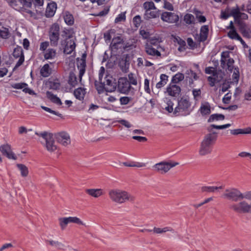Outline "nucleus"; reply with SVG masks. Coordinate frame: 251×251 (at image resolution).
Here are the masks:
<instances>
[{"label": "nucleus", "instance_id": "f257e3e1", "mask_svg": "<svg viewBox=\"0 0 251 251\" xmlns=\"http://www.w3.org/2000/svg\"><path fill=\"white\" fill-rule=\"evenodd\" d=\"M108 194L112 201L120 204L124 203L126 201L132 202L135 199V197L127 192L118 189H110Z\"/></svg>", "mask_w": 251, "mask_h": 251}, {"label": "nucleus", "instance_id": "f03ea898", "mask_svg": "<svg viewBox=\"0 0 251 251\" xmlns=\"http://www.w3.org/2000/svg\"><path fill=\"white\" fill-rule=\"evenodd\" d=\"M210 133L205 135L201 143L199 153L201 155H205L210 153L212 151L211 146L215 143L217 138L216 132H210Z\"/></svg>", "mask_w": 251, "mask_h": 251}, {"label": "nucleus", "instance_id": "7ed1b4c3", "mask_svg": "<svg viewBox=\"0 0 251 251\" xmlns=\"http://www.w3.org/2000/svg\"><path fill=\"white\" fill-rule=\"evenodd\" d=\"M223 197L228 200L238 201L244 199V194L237 188H231L225 190Z\"/></svg>", "mask_w": 251, "mask_h": 251}, {"label": "nucleus", "instance_id": "20e7f679", "mask_svg": "<svg viewBox=\"0 0 251 251\" xmlns=\"http://www.w3.org/2000/svg\"><path fill=\"white\" fill-rule=\"evenodd\" d=\"M35 134L43 138L45 141V146L49 151L52 152L57 149L52 134L46 131L39 133L36 132Z\"/></svg>", "mask_w": 251, "mask_h": 251}, {"label": "nucleus", "instance_id": "39448f33", "mask_svg": "<svg viewBox=\"0 0 251 251\" xmlns=\"http://www.w3.org/2000/svg\"><path fill=\"white\" fill-rule=\"evenodd\" d=\"M229 208L238 213H251V202L248 203L245 201L238 203H232Z\"/></svg>", "mask_w": 251, "mask_h": 251}, {"label": "nucleus", "instance_id": "423d86ee", "mask_svg": "<svg viewBox=\"0 0 251 251\" xmlns=\"http://www.w3.org/2000/svg\"><path fill=\"white\" fill-rule=\"evenodd\" d=\"M178 162L162 161L153 166V170L161 174H165L172 168L178 165Z\"/></svg>", "mask_w": 251, "mask_h": 251}, {"label": "nucleus", "instance_id": "0eeeda50", "mask_svg": "<svg viewBox=\"0 0 251 251\" xmlns=\"http://www.w3.org/2000/svg\"><path fill=\"white\" fill-rule=\"evenodd\" d=\"M49 36L51 45L57 46L60 36V27L58 24H54L51 25L49 30Z\"/></svg>", "mask_w": 251, "mask_h": 251}, {"label": "nucleus", "instance_id": "6e6552de", "mask_svg": "<svg viewBox=\"0 0 251 251\" xmlns=\"http://www.w3.org/2000/svg\"><path fill=\"white\" fill-rule=\"evenodd\" d=\"M61 45L63 47V52L65 54H71L75 49V43L74 39L69 36L65 40L61 42Z\"/></svg>", "mask_w": 251, "mask_h": 251}, {"label": "nucleus", "instance_id": "1a4fd4ad", "mask_svg": "<svg viewBox=\"0 0 251 251\" xmlns=\"http://www.w3.org/2000/svg\"><path fill=\"white\" fill-rule=\"evenodd\" d=\"M161 20L169 24H176L179 21V16L175 13L164 12L161 15Z\"/></svg>", "mask_w": 251, "mask_h": 251}, {"label": "nucleus", "instance_id": "9d476101", "mask_svg": "<svg viewBox=\"0 0 251 251\" xmlns=\"http://www.w3.org/2000/svg\"><path fill=\"white\" fill-rule=\"evenodd\" d=\"M118 90L122 93H126L129 91L131 88L130 83L127 78L121 77L118 80L117 85Z\"/></svg>", "mask_w": 251, "mask_h": 251}, {"label": "nucleus", "instance_id": "9b49d317", "mask_svg": "<svg viewBox=\"0 0 251 251\" xmlns=\"http://www.w3.org/2000/svg\"><path fill=\"white\" fill-rule=\"evenodd\" d=\"M86 54L83 53L80 59H77V67L79 70V78L80 81H81L82 77L86 71Z\"/></svg>", "mask_w": 251, "mask_h": 251}, {"label": "nucleus", "instance_id": "f8f14e48", "mask_svg": "<svg viewBox=\"0 0 251 251\" xmlns=\"http://www.w3.org/2000/svg\"><path fill=\"white\" fill-rule=\"evenodd\" d=\"M105 81L103 82L105 86V90L106 92H114L117 87V83L115 79L109 75L105 77Z\"/></svg>", "mask_w": 251, "mask_h": 251}, {"label": "nucleus", "instance_id": "ddd939ff", "mask_svg": "<svg viewBox=\"0 0 251 251\" xmlns=\"http://www.w3.org/2000/svg\"><path fill=\"white\" fill-rule=\"evenodd\" d=\"M190 105L191 103L187 99L182 98L178 100V104L175 109L174 113L176 114L180 112L185 111L189 108Z\"/></svg>", "mask_w": 251, "mask_h": 251}, {"label": "nucleus", "instance_id": "4468645a", "mask_svg": "<svg viewBox=\"0 0 251 251\" xmlns=\"http://www.w3.org/2000/svg\"><path fill=\"white\" fill-rule=\"evenodd\" d=\"M13 55L16 58H19L15 67V68H18L23 63L25 60L23 50L22 47L17 46L15 48L13 52Z\"/></svg>", "mask_w": 251, "mask_h": 251}, {"label": "nucleus", "instance_id": "2eb2a0df", "mask_svg": "<svg viewBox=\"0 0 251 251\" xmlns=\"http://www.w3.org/2000/svg\"><path fill=\"white\" fill-rule=\"evenodd\" d=\"M159 46H156L152 42L151 44H147L145 46V51L149 55L161 56V53L158 50Z\"/></svg>", "mask_w": 251, "mask_h": 251}, {"label": "nucleus", "instance_id": "dca6fc26", "mask_svg": "<svg viewBox=\"0 0 251 251\" xmlns=\"http://www.w3.org/2000/svg\"><path fill=\"white\" fill-rule=\"evenodd\" d=\"M57 142L64 146H67L71 143L70 136L65 132H61L56 135Z\"/></svg>", "mask_w": 251, "mask_h": 251}, {"label": "nucleus", "instance_id": "f3484780", "mask_svg": "<svg viewBox=\"0 0 251 251\" xmlns=\"http://www.w3.org/2000/svg\"><path fill=\"white\" fill-rule=\"evenodd\" d=\"M181 92L180 87L176 84L170 83L166 88L165 93L172 97H177Z\"/></svg>", "mask_w": 251, "mask_h": 251}, {"label": "nucleus", "instance_id": "a211bd4d", "mask_svg": "<svg viewBox=\"0 0 251 251\" xmlns=\"http://www.w3.org/2000/svg\"><path fill=\"white\" fill-rule=\"evenodd\" d=\"M0 151L3 155L6 156L9 159H17V157L12 151L11 147L8 144H5L0 146Z\"/></svg>", "mask_w": 251, "mask_h": 251}, {"label": "nucleus", "instance_id": "6ab92c4d", "mask_svg": "<svg viewBox=\"0 0 251 251\" xmlns=\"http://www.w3.org/2000/svg\"><path fill=\"white\" fill-rule=\"evenodd\" d=\"M124 40L121 36H116L114 37L110 44V48L112 50H118L123 48L124 46Z\"/></svg>", "mask_w": 251, "mask_h": 251}, {"label": "nucleus", "instance_id": "aec40b11", "mask_svg": "<svg viewBox=\"0 0 251 251\" xmlns=\"http://www.w3.org/2000/svg\"><path fill=\"white\" fill-rule=\"evenodd\" d=\"M27 84L25 82L13 83L11 84L12 88L17 89H23V91L25 93H28L31 95H35L36 93L32 90L27 87Z\"/></svg>", "mask_w": 251, "mask_h": 251}, {"label": "nucleus", "instance_id": "412c9836", "mask_svg": "<svg viewBox=\"0 0 251 251\" xmlns=\"http://www.w3.org/2000/svg\"><path fill=\"white\" fill-rule=\"evenodd\" d=\"M234 60L232 58H228L227 61H224L221 60V66L226 70H227L228 72L231 73L235 68L234 66Z\"/></svg>", "mask_w": 251, "mask_h": 251}, {"label": "nucleus", "instance_id": "4be33fe9", "mask_svg": "<svg viewBox=\"0 0 251 251\" xmlns=\"http://www.w3.org/2000/svg\"><path fill=\"white\" fill-rule=\"evenodd\" d=\"M238 23H241L239 25V31L244 37L247 38H251V30L248 26L244 23L239 21Z\"/></svg>", "mask_w": 251, "mask_h": 251}, {"label": "nucleus", "instance_id": "5701e85b", "mask_svg": "<svg viewBox=\"0 0 251 251\" xmlns=\"http://www.w3.org/2000/svg\"><path fill=\"white\" fill-rule=\"evenodd\" d=\"M56 8L55 2H51L49 3L46 10V16L48 18L52 17L55 13Z\"/></svg>", "mask_w": 251, "mask_h": 251}, {"label": "nucleus", "instance_id": "b1692460", "mask_svg": "<svg viewBox=\"0 0 251 251\" xmlns=\"http://www.w3.org/2000/svg\"><path fill=\"white\" fill-rule=\"evenodd\" d=\"M136 42L137 40L135 39H129L126 42H124L123 49L126 51H129L131 50L136 48Z\"/></svg>", "mask_w": 251, "mask_h": 251}, {"label": "nucleus", "instance_id": "393cba45", "mask_svg": "<svg viewBox=\"0 0 251 251\" xmlns=\"http://www.w3.org/2000/svg\"><path fill=\"white\" fill-rule=\"evenodd\" d=\"M208 31L209 28L208 25H204L201 27L200 37L199 38V41L200 42H204L207 39Z\"/></svg>", "mask_w": 251, "mask_h": 251}, {"label": "nucleus", "instance_id": "a878e982", "mask_svg": "<svg viewBox=\"0 0 251 251\" xmlns=\"http://www.w3.org/2000/svg\"><path fill=\"white\" fill-rule=\"evenodd\" d=\"M88 195L94 198H98L103 194V190L101 189H89L86 190Z\"/></svg>", "mask_w": 251, "mask_h": 251}, {"label": "nucleus", "instance_id": "bb28decb", "mask_svg": "<svg viewBox=\"0 0 251 251\" xmlns=\"http://www.w3.org/2000/svg\"><path fill=\"white\" fill-rule=\"evenodd\" d=\"M86 94V89L81 87H79L75 90L74 94L76 99L82 100L84 99Z\"/></svg>", "mask_w": 251, "mask_h": 251}, {"label": "nucleus", "instance_id": "cd10ccee", "mask_svg": "<svg viewBox=\"0 0 251 251\" xmlns=\"http://www.w3.org/2000/svg\"><path fill=\"white\" fill-rule=\"evenodd\" d=\"M158 13L157 11L156 8L153 9L152 10L146 11L144 14V19L148 20L151 18H155L158 17Z\"/></svg>", "mask_w": 251, "mask_h": 251}, {"label": "nucleus", "instance_id": "c85d7f7f", "mask_svg": "<svg viewBox=\"0 0 251 251\" xmlns=\"http://www.w3.org/2000/svg\"><path fill=\"white\" fill-rule=\"evenodd\" d=\"M56 54V50L53 49H48L44 52V56L46 60L54 58Z\"/></svg>", "mask_w": 251, "mask_h": 251}, {"label": "nucleus", "instance_id": "c756f323", "mask_svg": "<svg viewBox=\"0 0 251 251\" xmlns=\"http://www.w3.org/2000/svg\"><path fill=\"white\" fill-rule=\"evenodd\" d=\"M46 95L47 98L50 99L52 102L59 105H61L62 104L61 100L56 95L53 94L51 92L47 91L46 92Z\"/></svg>", "mask_w": 251, "mask_h": 251}, {"label": "nucleus", "instance_id": "7c9ffc66", "mask_svg": "<svg viewBox=\"0 0 251 251\" xmlns=\"http://www.w3.org/2000/svg\"><path fill=\"white\" fill-rule=\"evenodd\" d=\"M123 164L125 166L130 167L142 168L146 166V164L144 163L135 162L133 161L125 162L123 163Z\"/></svg>", "mask_w": 251, "mask_h": 251}, {"label": "nucleus", "instance_id": "2f4dec72", "mask_svg": "<svg viewBox=\"0 0 251 251\" xmlns=\"http://www.w3.org/2000/svg\"><path fill=\"white\" fill-rule=\"evenodd\" d=\"M51 73V69L48 64H45L41 69L40 74L45 77L49 76Z\"/></svg>", "mask_w": 251, "mask_h": 251}, {"label": "nucleus", "instance_id": "473e14b6", "mask_svg": "<svg viewBox=\"0 0 251 251\" xmlns=\"http://www.w3.org/2000/svg\"><path fill=\"white\" fill-rule=\"evenodd\" d=\"M47 243H49L50 246L59 250H63L65 245L58 241H54L53 240H47L46 241Z\"/></svg>", "mask_w": 251, "mask_h": 251}, {"label": "nucleus", "instance_id": "72a5a7b5", "mask_svg": "<svg viewBox=\"0 0 251 251\" xmlns=\"http://www.w3.org/2000/svg\"><path fill=\"white\" fill-rule=\"evenodd\" d=\"M68 82L72 87H75L77 84L76 76L74 72L70 73Z\"/></svg>", "mask_w": 251, "mask_h": 251}, {"label": "nucleus", "instance_id": "f704fd0d", "mask_svg": "<svg viewBox=\"0 0 251 251\" xmlns=\"http://www.w3.org/2000/svg\"><path fill=\"white\" fill-rule=\"evenodd\" d=\"M152 231H153L154 233L156 234H162L165 233L167 231H170L173 233L174 232V230L173 229V228L169 226H166L163 228H157L155 227L153 228V229Z\"/></svg>", "mask_w": 251, "mask_h": 251}, {"label": "nucleus", "instance_id": "c9c22d12", "mask_svg": "<svg viewBox=\"0 0 251 251\" xmlns=\"http://www.w3.org/2000/svg\"><path fill=\"white\" fill-rule=\"evenodd\" d=\"M183 20L186 25H190L195 24V18L192 14L187 13L184 15Z\"/></svg>", "mask_w": 251, "mask_h": 251}, {"label": "nucleus", "instance_id": "e433bc0d", "mask_svg": "<svg viewBox=\"0 0 251 251\" xmlns=\"http://www.w3.org/2000/svg\"><path fill=\"white\" fill-rule=\"evenodd\" d=\"M225 116L221 114H214L211 115L208 119V122L211 123L215 121L224 120Z\"/></svg>", "mask_w": 251, "mask_h": 251}, {"label": "nucleus", "instance_id": "4c0bfd02", "mask_svg": "<svg viewBox=\"0 0 251 251\" xmlns=\"http://www.w3.org/2000/svg\"><path fill=\"white\" fill-rule=\"evenodd\" d=\"M201 113L202 115L209 114L211 112L210 106L208 102L202 104L201 107Z\"/></svg>", "mask_w": 251, "mask_h": 251}, {"label": "nucleus", "instance_id": "58836bf2", "mask_svg": "<svg viewBox=\"0 0 251 251\" xmlns=\"http://www.w3.org/2000/svg\"><path fill=\"white\" fill-rule=\"evenodd\" d=\"M231 126V125L230 124H227L221 126H217L215 125H211L209 126H208L207 128L208 131L209 132H212V129L213 128H216L217 129H223L226 128H228Z\"/></svg>", "mask_w": 251, "mask_h": 251}, {"label": "nucleus", "instance_id": "ea45409f", "mask_svg": "<svg viewBox=\"0 0 251 251\" xmlns=\"http://www.w3.org/2000/svg\"><path fill=\"white\" fill-rule=\"evenodd\" d=\"M184 78V76L183 74L180 73H177L172 77L171 83L176 84V83L182 81Z\"/></svg>", "mask_w": 251, "mask_h": 251}, {"label": "nucleus", "instance_id": "a19ab883", "mask_svg": "<svg viewBox=\"0 0 251 251\" xmlns=\"http://www.w3.org/2000/svg\"><path fill=\"white\" fill-rule=\"evenodd\" d=\"M17 167L20 170L22 176L25 177L27 176L28 174V170L26 166L24 164H17Z\"/></svg>", "mask_w": 251, "mask_h": 251}, {"label": "nucleus", "instance_id": "79ce46f5", "mask_svg": "<svg viewBox=\"0 0 251 251\" xmlns=\"http://www.w3.org/2000/svg\"><path fill=\"white\" fill-rule=\"evenodd\" d=\"M65 22L68 25H71L74 24V19L73 15L69 12H66L64 16Z\"/></svg>", "mask_w": 251, "mask_h": 251}, {"label": "nucleus", "instance_id": "37998d69", "mask_svg": "<svg viewBox=\"0 0 251 251\" xmlns=\"http://www.w3.org/2000/svg\"><path fill=\"white\" fill-rule=\"evenodd\" d=\"M165 101H166V105H165L164 109L167 111L168 112L171 113L174 110V103L173 101L171 100L168 99L167 98L166 99Z\"/></svg>", "mask_w": 251, "mask_h": 251}, {"label": "nucleus", "instance_id": "c03bdc74", "mask_svg": "<svg viewBox=\"0 0 251 251\" xmlns=\"http://www.w3.org/2000/svg\"><path fill=\"white\" fill-rule=\"evenodd\" d=\"M228 36L232 39H235V40H237V39H241V37L240 36V35L237 33V32H236V31L235 30V29H233V30H230L228 32Z\"/></svg>", "mask_w": 251, "mask_h": 251}, {"label": "nucleus", "instance_id": "a18cd8bd", "mask_svg": "<svg viewBox=\"0 0 251 251\" xmlns=\"http://www.w3.org/2000/svg\"><path fill=\"white\" fill-rule=\"evenodd\" d=\"M18 1L22 5L21 7L28 9L32 6L31 0H18Z\"/></svg>", "mask_w": 251, "mask_h": 251}, {"label": "nucleus", "instance_id": "49530a36", "mask_svg": "<svg viewBox=\"0 0 251 251\" xmlns=\"http://www.w3.org/2000/svg\"><path fill=\"white\" fill-rule=\"evenodd\" d=\"M69 224L71 223H75L78 225H83V222L77 217H67Z\"/></svg>", "mask_w": 251, "mask_h": 251}, {"label": "nucleus", "instance_id": "de8ad7c7", "mask_svg": "<svg viewBox=\"0 0 251 251\" xmlns=\"http://www.w3.org/2000/svg\"><path fill=\"white\" fill-rule=\"evenodd\" d=\"M128 79H129V83H130V85H137V80L136 75L133 73H130L128 75Z\"/></svg>", "mask_w": 251, "mask_h": 251}, {"label": "nucleus", "instance_id": "09e8293b", "mask_svg": "<svg viewBox=\"0 0 251 251\" xmlns=\"http://www.w3.org/2000/svg\"><path fill=\"white\" fill-rule=\"evenodd\" d=\"M9 35V32L8 28H2L0 29V38L7 39Z\"/></svg>", "mask_w": 251, "mask_h": 251}, {"label": "nucleus", "instance_id": "8fccbe9b", "mask_svg": "<svg viewBox=\"0 0 251 251\" xmlns=\"http://www.w3.org/2000/svg\"><path fill=\"white\" fill-rule=\"evenodd\" d=\"M143 6L146 11L150 10L155 8L154 4L152 1L145 2L143 4Z\"/></svg>", "mask_w": 251, "mask_h": 251}, {"label": "nucleus", "instance_id": "3c124183", "mask_svg": "<svg viewBox=\"0 0 251 251\" xmlns=\"http://www.w3.org/2000/svg\"><path fill=\"white\" fill-rule=\"evenodd\" d=\"M186 74L188 75L187 77H188L189 79L193 78L194 80H197L198 79L199 77L197 74L191 70H187Z\"/></svg>", "mask_w": 251, "mask_h": 251}, {"label": "nucleus", "instance_id": "603ef678", "mask_svg": "<svg viewBox=\"0 0 251 251\" xmlns=\"http://www.w3.org/2000/svg\"><path fill=\"white\" fill-rule=\"evenodd\" d=\"M59 225L61 229L64 230L69 224L67 218H61L59 219Z\"/></svg>", "mask_w": 251, "mask_h": 251}, {"label": "nucleus", "instance_id": "864d4df0", "mask_svg": "<svg viewBox=\"0 0 251 251\" xmlns=\"http://www.w3.org/2000/svg\"><path fill=\"white\" fill-rule=\"evenodd\" d=\"M201 90L200 89H194L192 90V94L194 97V100H198L201 95Z\"/></svg>", "mask_w": 251, "mask_h": 251}, {"label": "nucleus", "instance_id": "5fc2aeb1", "mask_svg": "<svg viewBox=\"0 0 251 251\" xmlns=\"http://www.w3.org/2000/svg\"><path fill=\"white\" fill-rule=\"evenodd\" d=\"M95 86L96 87V89L98 91L99 94H100L102 93L105 90V86L104 83L100 82L99 84H97L95 83Z\"/></svg>", "mask_w": 251, "mask_h": 251}, {"label": "nucleus", "instance_id": "6e6d98bb", "mask_svg": "<svg viewBox=\"0 0 251 251\" xmlns=\"http://www.w3.org/2000/svg\"><path fill=\"white\" fill-rule=\"evenodd\" d=\"M41 108L44 109L45 111H47V112H48L51 114H53L54 115H57L58 116V117H61L62 116V114L57 112H56L54 110H52V109H51L50 108H49V107H46V106H41Z\"/></svg>", "mask_w": 251, "mask_h": 251}, {"label": "nucleus", "instance_id": "4d7b16f0", "mask_svg": "<svg viewBox=\"0 0 251 251\" xmlns=\"http://www.w3.org/2000/svg\"><path fill=\"white\" fill-rule=\"evenodd\" d=\"M126 20V15L125 13H121L118 15L115 20V23H120Z\"/></svg>", "mask_w": 251, "mask_h": 251}, {"label": "nucleus", "instance_id": "13d9d810", "mask_svg": "<svg viewBox=\"0 0 251 251\" xmlns=\"http://www.w3.org/2000/svg\"><path fill=\"white\" fill-rule=\"evenodd\" d=\"M60 87V84L59 82H50V88L54 90L59 89Z\"/></svg>", "mask_w": 251, "mask_h": 251}, {"label": "nucleus", "instance_id": "bf43d9fd", "mask_svg": "<svg viewBox=\"0 0 251 251\" xmlns=\"http://www.w3.org/2000/svg\"><path fill=\"white\" fill-rule=\"evenodd\" d=\"M201 12L197 11L196 13V18L200 23H204L206 21V18L203 15H200Z\"/></svg>", "mask_w": 251, "mask_h": 251}, {"label": "nucleus", "instance_id": "052dcab7", "mask_svg": "<svg viewBox=\"0 0 251 251\" xmlns=\"http://www.w3.org/2000/svg\"><path fill=\"white\" fill-rule=\"evenodd\" d=\"M233 74L232 75L233 80L234 81L238 82L239 77V72L238 68H235L234 70H233Z\"/></svg>", "mask_w": 251, "mask_h": 251}, {"label": "nucleus", "instance_id": "680f3d73", "mask_svg": "<svg viewBox=\"0 0 251 251\" xmlns=\"http://www.w3.org/2000/svg\"><path fill=\"white\" fill-rule=\"evenodd\" d=\"M239 9L238 8L232 9L231 15L234 17L235 19H238L240 14Z\"/></svg>", "mask_w": 251, "mask_h": 251}, {"label": "nucleus", "instance_id": "e2e57ef3", "mask_svg": "<svg viewBox=\"0 0 251 251\" xmlns=\"http://www.w3.org/2000/svg\"><path fill=\"white\" fill-rule=\"evenodd\" d=\"M49 45L50 43L48 41L42 42L40 45V50L44 52L47 50V48L49 47Z\"/></svg>", "mask_w": 251, "mask_h": 251}, {"label": "nucleus", "instance_id": "0e129e2a", "mask_svg": "<svg viewBox=\"0 0 251 251\" xmlns=\"http://www.w3.org/2000/svg\"><path fill=\"white\" fill-rule=\"evenodd\" d=\"M150 80L148 78H146L144 81V89L146 93L150 94L151 90L150 88Z\"/></svg>", "mask_w": 251, "mask_h": 251}, {"label": "nucleus", "instance_id": "69168bd1", "mask_svg": "<svg viewBox=\"0 0 251 251\" xmlns=\"http://www.w3.org/2000/svg\"><path fill=\"white\" fill-rule=\"evenodd\" d=\"M131 98L128 97H123L120 99V101L122 105H126L130 101Z\"/></svg>", "mask_w": 251, "mask_h": 251}, {"label": "nucleus", "instance_id": "338daca9", "mask_svg": "<svg viewBox=\"0 0 251 251\" xmlns=\"http://www.w3.org/2000/svg\"><path fill=\"white\" fill-rule=\"evenodd\" d=\"M201 192L213 193L212 186H203L201 187Z\"/></svg>", "mask_w": 251, "mask_h": 251}, {"label": "nucleus", "instance_id": "774afa93", "mask_svg": "<svg viewBox=\"0 0 251 251\" xmlns=\"http://www.w3.org/2000/svg\"><path fill=\"white\" fill-rule=\"evenodd\" d=\"M207 80L209 81V85L211 87H213L215 85V83H217L215 77H214L213 75L208 76L207 78Z\"/></svg>", "mask_w": 251, "mask_h": 251}]
</instances>
